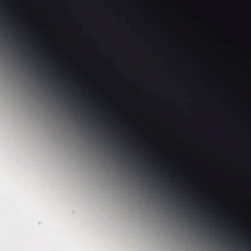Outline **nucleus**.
<instances>
[{
	"mask_svg": "<svg viewBox=\"0 0 251 251\" xmlns=\"http://www.w3.org/2000/svg\"><path fill=\"white\" fill-rule=\"evenodd\" d=\"M28 45H30V44L29 43H28Z\"/></svg>",
	"mask_w": 251,
	"mask_h": 251,
	"instance_id": "nucleus-1",
	"label": "nucleus"
}]
</instances>
